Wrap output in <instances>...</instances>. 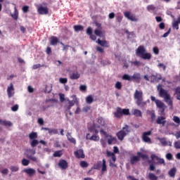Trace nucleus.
I'll list each match as a JSON object with an SVG mask.
<instances>
[{
    "label": "nucleus",
    "instance_id": "f257e3e1",
    "mask_svg": "<svg viewBox=\"0 0 180 180\" xmlns=\"http://www.w3.org/2000/svg\"><path fill=\"white\" fill-rule=\"evenodd\" d=\"M158 91V95L160 98H163L165 102L169 106V109H172L174 103L172 99H171V95L168 92V90L162 88V84H158L157 86Z\"/></svg>",
    "mask_w": 180,
    "mask_h": 180
},
{
    "label": "nucleus",
    "instance_id": "f03ea898",
    "mask_svg": "<svg viewBox=\"0 0 180 180\" xmlns=\"http://www.w3.org/2000/svg\"><path fill=\"white\" fill-rule=\"evenodd\" d=\"M146 47L141 45L136 49V56L141 57L143 60H151V53H146Z\"/></svg>",
    "mask_w": 180,
    "mask_h": 180
},
{
    "label": "nucleus",
    "instance_id": "7ed1b4c3",
    "mask_svg": "<svg viewBox=\"0 0 180 180\" xmlns=\"http://www.w3.org/2000/svg\"><path fill=\"white\" fill-rule=\"evenodd\" d=\"M122 79L124 81H129V82H136L137 84H140V81H141V74L139 72H135L132 76H130L127 74H124L122 76Z\"/></svg>",
    "mask_w": 180,
    "mask_h": 180
},
{
    "label": "nucleus",
    "instance_id": "20e7f679",
    "mask_svg": "<svg viewBox=\"0 0 180 180\" xmlns=\"http://www.w3.org/2000/svg\"><path fill=\"white\" fill-rule=\"evenodd\" d=\"M130 115V110L127 108H122L120 107H117L116 111L114 112V116L117 119H121L123 115L129 116Z\"/></svg>",
    "mask_w": 180,
    "mask_h": 180
},
{
    "label": "nucleus",
    "instance_id": "39448f33",
    "mask_svg": "<svg viewBox=\"0 0 180 180\" xmlns=\"http://www.w3.org/2000/svg\"><path fill=\"white\" fill-rule=\"evenodd\" d=\"M101 173L106 172L108 171V166L106 165V160L103 159L102 161H98L94 165L91 167V169H101Z\"/></svg>",
    "mask_w": 180,
    "mask_h": 180
},
{
    "label": "nucleus",
    "instance_id": "423d86ee",
    "mask_svg": "<svg viewBox=\"0 0 180 180\" xmlns=\"http://www.w3.org/2000/svg\"><path fill=\"white\" fill-rule=\"evenodd\" d=\"M129 134V127L128 125H126L124 127L122 128V130L119 131L116 136L120 141H123L124 140V136Z\"/></svg>",
    "mask_w": 180,
    "mask_h": 180
},
{
    "label": "nucleus",
    "instance_id": "0eeeda50",
    "mask_svg": "<svg viewBox=\"0 0 180 180\" xmlns=\"http://www.w3.org/2000/svg\"><path fill=\"white\" fill-rule=\"evenodd\" d=\"M134 99H136L138 106H141V104L143 103V91L136 90L134 94Z\"/></svg>",
    "mask_w": 180,
    "mask_h": 180
},
{
    "label": "nucleus",
    "instance_id": "6e6552de",
    "mask_svg": "<svg viewBox=\"0 0 180 180\" xmlns=\"http://www.w3.org/2000/svg\"><path fill=\"white\" fill-rule=\"evenodd\" d=\"M34 154H36V150L33 149H28L25 153V155L28 160H31L34 162H37V158L33 156Z\"/></svg>",
    "mask_w": 180,
    "mask_h": 180
},
{
    "label": "nucleus",
    "instance_id": "1a4fd4ad",
    "mask_svg": "<svg viewBox=\"0 0 180 180\" xmlns=\"http://www.w3.org/2000/svg\"><path fill=\"white\" fill-rule=\"evenodd\" d=\"M152 131H145L142 134V140L144 143H148V144H151V139L148 137V136H151Z\"/></svg>",
    "mask_w": 180,
    "mask_h": 180
},
{
    "label": "nucleus",
    "instance_id": "9d476101",
    "mask_svg": "<svg viewBox=\"0 0 180 180\" xmlns=\"http://www.w3.org/2000/svg\"><path fill=\"white\" fill-rule=\"evenodd\" d=\"M124 16H125L127 19L131 20V22H137L139 20V18H136L134 15L130 13V11L124 12Z\"/></svg>",
    "mask_w": 180,
    "mask_h": 180
},
{
    "label": "nucleus",
    "instance_id": "9b49d317",
    "mask_svg": "<svg viewBox=\"0 0 180 180\" xmlns=\"http://www.w3.org/2000/svg\"><path fill=\"white\" fill-rule=\"evenodd\" d=\"M150 158H152V160H158V162H156L158 165H165V160L154 154L151 155Z\"/></svg>",
    "mask_w": 180,
    "mask_h": 180
},
{
    "label": "nucleus",
    "instance_id": "f8f14e48",
    "mask_svg": "<svg viewBox=\"0 0 180 180\" xmlns=\"http://www.w3.org/2000/svg\"><path fill=\"white\" fill-rule=\"evenodd\" d=\"M59 168L67 169L68 168V162L64 159H60L58 163Z\"/></svg>",
    "mask_w": 180,
    "mask_h": 180
},
{
    "label": "nucleus",
    "instance_id": "ddd939ff",
    "mask_svg": "<svg viewBox=\"0 0 180 180\" xmlns=\"http://www.w3.org/2000/svg\"><path fill=\"white\" fill-rule=\"evenodd\" d=\"M7 94L8 98H12L15 95V88L13 87V84L11 83L7 88Z\"/></svg>",
    "mask_w": 180,
    "mask_h": 180
},
{
    "label": "nucleus",
    "instance_id": "4468645a",
    "mask_svg": "<svg viewBox=\"0 0 180 180\" xmlns=\"http://www.w3.org/2000/svg\"><path fill=\"white\" fill-rule=\"evenodd\" d=\"M37 12L39 15H48L49 8L44 7L43 6H39L37 8Z\"/></svg>",
    "mask_w": 180,
    "mask_h": 180
},
{
    "label": "nucleus",
    "instance_id": "2eb2a0df",
    "mask_svg": "<svg viewBox=\"0 0 180 180\" xmlns=\"http://www.w3.org/2000/svg\"><path fill=\"white\" fill-rule=\"evenodd\" d=\"M96 43L101 46V47H105V49H109V47H110V44H109V42L106 40H101V39H98Z\"/></svg>",
    "mask_w": 180,
    "mask_h": 180
},
{
    "label": "nucleus",
    "instance_id": "dca6fc26",
    "mask_svg": "<svg viewBox=\"0 0 180 180\" xmlns=\"http://www.w3.org/2000/svg\"><path fill=\"white\" fill-rule=\"evenodd\" d=\"M75 157L76 158H85V154L84 153V150L79 149L74 152Z\"/></svg>",
    "mask_w": 180,
    "mask_h": 180
},
{
    "label": "nucleus",
    "instance_id": "f3484780",
    "mask_svg": "<svg viewBox=\"0 0 180 180\" xmlns=\"http://www.w3.org/2000/svg\"><path fill=\"white\" fill-rule=\"evenodd\" d=\"M156 123L157 124H162V127H164V126H165V123H167V121L165 120V117L164 116L158 117Z\"/></svg>",
    "mask_w": 180,
    "mask_h": 180
},
{
    "label": "nucleus",
    "instance_id": "a211bd4d",
    "mask_svg": "<svg viewBox=\"0 0 180 180\" xmlns=\"http://www.w3.org/2000/svg\"><path fill=\"white\" fill-rule=\"evenodd\" d=\"M22 172H25V174H27V175L32 176V175H34L36 174V170L33 168H28L23 169Z\"/></svg>",
    "mask_w": 180,
    "mask_h": 180
},
{
    "label": "nucleus",
    "instance_id": "6ab92c4d",
    "mask_svg": "<svg viewBox=\"0 0 180 180\" xmlns=\"http://www.w3.org/2000/svg\"><path fill=\"white\" fill-rule=\"evenodd\" d=\"M108 143L110 146L112 144H116L117 139L115 137H113L112 135H108Z\"/></svg>",
    "mask_w": 180,
    "mask_h": 180
},
{
    "label": "nucleus",
    "instance_id": "aec40b11",
    "mask_svg": "<svg viewBox=\"0 0 180 180\" xmlns=\"http://www.w3.org/2000/svg\"><path fill=\"white\" fill-rule=\"evenodd\" d=\"M106 155H107V157H111V160H112V162H116V155H115V153H113L109 150H107Z\"/></svg>",
    "mask_w": 180,
    "mask_h": 180
},
{
    "label": "nucleus",
    "instance_id": "412c9836",
    "mask_svg": "<svg viewBox=\"0 0 180 180\" xmlns=\"http://www.w3.org/2000/svg\"><path fill=\"white\" fill-rule=\"evenodd\" d=\"M94 34L98 37H103V36H105V32L102 31V29L95 30Z\"/></svg>",
    "mask_w": 180,
    "mask_h": 180
},
{
    "label": "nucleus",
    "instance_id": "4be33fe9",
    "mask_svg": "<svg viewBox=\"0 0 180 180\" xmlns=\"http://www.w3.org/2000/svg\"><path fill=\"white\" fill-rule=\"evenodd\" d=\"M81 77V75L78 72H75L70 74V78L71 79H78Z\"/></svg>",
    "mask_w": 180,
    "mask_h": 180
},
{
    "label": "nucleus",
    "instance_id": "5701e85b",
    "mask_svg": "<svg viewBox=\"0 0 180 180\" xmlns=\"http://www.w3.org/2000/svg\"><path fill=\"white\" fill-rule=\"evenodd\" d=\"M51 46H57L58 44V38L57 37H52L50 40Z\"/></svg>",
    "mask_w": 180,
    "mask_h": 180
},
{
    "label": "nucleus",
    "instance_id": "b1692460",
    "mask_svg": "<svg viewBox=\"0 0 180 180\" xmlns=\"http://www.w3.org/2000/svg\"><path fill=\"white\" fill-rule=\"evenodd\" d=\"M169 176L170 178H174L175 174H176V168L173 167L168 172Z\"/></svg>",
    "mask_w": 180,
    "mask_h": 180
},
{
    "label": "nucleus",
    "instance_id": "393cba45",
    "mask_svg": "<svg viewBox=\"0 0 180 180\" xmlns=\"http://www.w3.org/2000/svg\"><path fill=\"white\" fill-rule=\"evenodd\" d=\"M140 161V157L139 156H132L131 158L130 163L131 165H134V164H136V162H139Z\"/></svg>",
    "mask_w": 180,
    "mask_h": 180
},
{
    "label": "nucleus",
    "instance_id": "a878e982",
    "mask_svg": "<svg viewBox=\"0 0 180 180\" xmlns=\"http://www.w3.org/2000/svg\"><path fill=\"white\" fill-rule=\"evenodd\" d=\"M75 32H82L84 30V26L81 25H77L73 26Z\"/></svg>",
    "mask_w": 180,
    "mask_h": 180
},
{
    "label": "nucleus",
    "instance_id": "bb28decb",
    "mask_svg": "<svg viewBox=\"0 0 180 180\" xmlns=\"http://www.w3.org/2000/svg\"><path fill=\"white\" fill-rule=\"evenodd\" d=\"M133 115H134L136 117H142L143 116L141 110L137 109L134 110Z\"/></svg>",
    "mask_w": 180,
    "mask_h": 180
},
{
    "label": "nucleus",
    "instance_id": "cd10ccee",
    "mask_svg": "<svg viewBox=\"0 0 180 180\" xmlns=\"http://www.w3.org/2000/svg\"><path fill=\"white\" fill-rule=\"evenodd\" d=\"M151 82H160L161 77H158L157 75H152L150 76Z\"/></svg>",
    "mask_w": 180,
    "mask_h": 180
},
{
    "label": "nucleus",
    "instance_id": "c85d7f7f",
    "mask_svg": "<svg viewBox=\"0 0 180 180\" xmlns=\"http://www.w3.org/2000/svg\"><path fill=\"white\" fill-rule=\"evenodd\" d=\"M0 124H2L3 126L11 127L12 126V122L11 121H3L0 120Z\"/></svg>",
    "mask_w": 180,
    "mask_h": 180
},
{
    "label": "nucleus",
    "instance_id": "c756f323",
    "mask_svg": "<svg viewBox=\"0 0 180 180\" xmlns=\"http://www.w3.org/2000/svg\"><path fill=\"white\" fill-rule=\"evenodd\" d=\"M37 132L32 131L29 134V139L30 140H36L37 139Z\"/></svg>",
    "mask_w": 180,
    "mask_h": 180
},
{
    "label": "nucleus",
    "instance_id": "7c9ffc66",
    "mask_svg": "<svg viewBox=\"0 0 180 180\" xmlns=\"http://www.w3.org/2000/svg\"><path fill=\"white\" fill-rule=\"evenodd\" d=\"M155 105L157 108H158L159 109H160L161 108H164V106H165V104L160 100H157Z\"/></svg>",
    "mask_w": 180,
    "mask_h": 180
},
{
    "label": "nucleus",
    "instance_id": "2f4dec72",
    "mask_svg": "<svg viewBox=\"0 0 180 180\" xmlns=\"http://www.w3.org/2000/svg\"><path fill=\"white\" fill-rule=\"evenodd\" d=\"M94 102V97L91 95L87 96L86 97V103H88V105H91Z\"/></svg>",
    "mask_w": 180,
    "mask_h": 180
},
{
    "label": "nucleus",
    "instance_id": "473e14b6",
    "mask_svg": "<svg viewBox=\"0 0 180 180\" xmlns=\"http://www.w3.org/2000/svg\"><path fill=\"white\" fill-rule=\"evenodd\" d=\"M21 164L24 167H27V165H29V164H30V160H29L26 158H23L21 161Z\"/></svg>",
    "mask_w": 180,
    "mask_h": 180
},
{
    "label": "nucleus",
    "instance_id": "72a5a7b5",
    "mask_svg": "<svg viewBox=\"0 0 180 180\" xmlns=\"http://www.w3.org/2000/svg\"><path fill=\"white\" fill-rule=\"evenodd\" d=\"M148 179H150V180H158V176H157L153 173H149L148 174Z\"/></svg>",
    "mask_w": 180,
    "mask_h": 180
},
{
    "label": "nucleus",
    "instance_id": "f704fd0d",
    "mask_svg": "<svg viewBox=\"0 0 180 180\" xmlns=\"http://www.w3.org/2000/svg\"><path fill=\"white\" fill-rule=\"evenodd\" d=\"M51 91H53V87L51 85H46L44 90L45 94H50Z\"/></svg>",
    "mask_w": 180,
    "mask_h": 180
},
{
    "label": "nucleus",
    "instance_id": "c9c22d12",
    "mask_svg": "<svg viewBox=\"0 0 180 180\" xmlns=\"http://www.w3.org/2000/svg\"><path fill=\"white\" fill-rule=\"evenodd\" d=\"M66 136L68 137V140H69L70 143H72L73 144H75L77 143V141H75V139L72 138V136H70V132H68Z\"/></svg>",
    "mask_w": 180,
    "mask_h": 180
},
{
    "label": "nucleus",
    "instance_id": "e433bc0d",
    "mask_svg": "<svg viewBox=\"0 0 180 180\" xmlns=\"http://www.w3.org/2000/svg\"><path fill=\"white\" fill-rule=\"evenodd\" d=\"M131 65H134V67H140V65H141V61H138V60H135V61H131L130 62Z\"/></svg>",
    "mask_w": 180,
    "mask_h": 180
},
{
    "label": "nucleus",
    "instance_id": "4c0bfd02",
    "mask_svg": "<svg viewBox=\"0 0 180 180\" xmlns=\"http://www.w3.org/2000/svg\"><path fill=\"white\" fill-rule=\"evenodd\" d=\"M48 133L49 134H58V129H49Z\"/></svg>",
    "mask_w": 180,
    "mask_h": 180
},
{
    "label": "nucleus",
    "instance_id": "58836bf2",
    "mask_svg": "<svg viewBox=\"0 0 180 180\" xmlns=\"http://www.w3.org/2000/svg\"><path fill=\"white\" fill-rule=\"evenodd\" d=\"M75 105V101H68V110H70L71 108Z\"/></svg>",
    "mask_w": 180,
    "mask_h": 180
},
{
    "label": "nucleus",
    "instance_id": "ea45409f",
    "mask_svg": "<svg viewBox=\"0 0 180 180\" xmlns=\"http://www.w3.org/2000/svg\"><path fill=\"white\" fill-rule=\"evenodd\" d=\"M137 155H138V157H139V160H140V158H143V160H144L146 158H148V156L147 155L143 154V153H141V152H138Z\"/></svg>",
    "mask_w": 180,
    "mask_h": 180
},
{
    "label": "nucleus",
    "instance_id": "a19ab883",
    "mask_svg": "<svg viewBox=\"0 0 180 180\" xmlns=\"http://www.w3.org/2000/svg\"><path fill=\"white\" fill-rule=\"evenodd\" d=\"M53 157H61L63 155V150H57L53 153Z\"/></svg>",
    "mask_w": 180,
    "mask_h": 180
},
{
    "label": "nucleus",
    "instance_id": "79ce46f5",
    "mask_svg": "<svg viewBox=\"0 0 180 180\" xmlns=\"http://www.w3.org/2000/svg\"><path fill=\"white\" fill-rule=\"evenodd\" d=\"M37 144H39V141H37V139H32V141L30 143L31 147L32 148L36 147Z\"/></svg>",
    "mask_w": 180,
    "mask_h": 180
},
{
    "label": "nucleus",
    "instance_id": "37998d69",
    "mask_svg": "<svg viewBox=\"0 0 180 180\" xmlns=\"http://www.w3.org/2000/svg\"><path fill=\"white\" fill-rule=\"evenodd\" d=\"M89 165L86 161L80 162V167H82V168H88Z\"/></svg>",
    "mask_w": 180,
    "mask_h": 180
},
{
    "label": "nucleus",
    "instance_id": "c03bdc74",
    "mask_svg": "<svg viewBox=\"0 0 180 180\" xmlns=\"http://www.w3.org/2000/svg\"><path fill=\"white\" fill-rule=\"evenodd\" d=\"M99 136L93 135L89 138V140H91L93 141H99Z\"/></svg>",
    "mask_w": 180,
    "mask_h": 180
},
{
    "label": "nucleus",
    "instance_id": "a18cd8bd",
    "mask_svg": "<svg viewBox=\"0 0 180 180\" xmlns=\"http://www.w3.org/2000/svg\"><path fill=\"white\" fill-rule=\"evenodd\" d=\"M172 26L174 29H176V30H179V22L178 20H176L173 22Z\"/></svg>",
    "mask_w": 180,
    "mask_h": 180
},
{
    "label": "nucleus",
    "instance_id": "49530a36",
    "mask_svg": "<svg viewBox=\"0 0 180 180\" xmlns=\"http://www.w3.org/2000/svg\"><path fill=\"white\" fill-rule=\"evenodd\" d=\"M11 172H18L19 171V167L18 166H11L10 167Z\"/></svg>",
    "mask_w": 180,
    "mask_h": 180
},
{
    "label": "nucleus",
    "instance_id": "de8ad7c7",
    "mask_svg": "<svg viewBox=\"0 0 180 180\" xmlns=\"http://www.w3.org/2000/svg\"><path fill=\"white\" fill-rule=\"evenodd\" d=\"M173 120H174V123H176L178 124V126H179V124H180L179 117L174 116L173 117Z\"/></svg>",
    "mask_w": 180,
    "mask_h": 180
},
{
    "label": "nucleus",
    "instance_id": "09e8293b",
    "mask_svg": "<svg viewBox=\"0 0 180 180\" xmlns=\"http://www.w3.org/2000/svg\"><path fill=\"white\" fill-rule=\"evenodd\" d=\"M150 119L152 120V122H154V120H155V112L154 110L151 111L150 113Z\"/></svg>",
    "mask_w": 180,
    "mask_h": 180
},
{
    "label": "nucleus",
    "instance_id": "8fccbe9b",
    "mask_svg": "<svg viewBox=\"0 0 180 180\" xmlns=\"http://www.w3.org/2000/svg\"><path fill=\"white\" fill-rule=\"evenodd\" d=\"M59 82H60V84H67V82H68V79L67 78L60 77L59 79Z\"/></svg>",
    "mask_w": 180,
    "mask_h": 180
},
{
    "label": "nucleus",
    "instance_id": "3c124183",
    "mask_svg": "<svg viewBox=\"0 0 180 180\" xmlns=\"http://www.w3.org/2000/svg\"><path fill=\"white\" fill-rule=\"evenodd\" d=\"M147 11H148V12H150V11H155V6H154V5H148L147 6Z\"/></svg>",
    "mask_w": 180,
    "mask_h": 180
},
{
    "label": "nucleus",
    "instance_id": "603ef678",
    "mask_svg": "<svg viewBox=\"0 0 180 180\" xmlns=\"http://www.w3.org/2000/svg\"><path fill=\"white\" fill-rule=\"evenodd\" d=\"M89 110H91V106H85L82 108V112H84V113H87Z\"/></svg>",
    "mask_w": 180,
    "mask_h": 180
},
{
    "label": "nucleus",
    "instance_id": "864d4df0",
    "mask_svg": "<svg viewBox=\"0 0 180 180\" xmlns=\"http://www.w3.org/2000/svg\"><path fill=\"white\" fill-rule=\"evenodd\" d=\"M22 11L24 12V13H27V12H29V6H22Z\"/></svg>",
    "mask_w": 180,
    "mask_h": 180
},
{
    "label": "nucleus",
    "instance_id": "5fc2aeb1",
    "mask_svg": "<svg viewBox=\"0 0 180 180\" xmlns=\"http://www.w3.org/2000/svg\"><path fill=\"white\" fill-rule=\"evenodd\" d=\"M115 88H116L117 89H122V82H117L115 83Z\"/></svg>",
    "mask_w": 180,
    "mask_h": 180
},
{
    "label": "nucleus",
    "instance_id": "6e6d98bb",
    "mask_svg": "<svg viewBox=\"0 0 180 180\" xmlns=\"http://www.w3.org/2000/svg\"><path fill=\"white\" fill-rule=\"evenodd\" d=\"M19 110V105L18 104L13 105L12 108H11V110L13 112H17V110Z\"/></svg>",
    "mask_w": 180,
    "mask_h": 180
},
{
    "label": "nucleus",
    "instance_id": "4d7b16f0",
    "mask_svg": "<svg viewBox=\"0 0 180 180\" xmlns=\"http://www.w3.org/2000/svg\"><path fill=\"white\" fill-rule=\"evenodd\" d=\"M60 44H61V46H63V51H65V50H68V47H70V45H65V44H64V43H63V42H60Z\"/></svg>",
    "mask_w": 180,
    "mask_h": 180
},
{
    "label": "nucleus",
    "instance_id": "13d9d810",
    "mask_svg": "<svg viewBox=\"0 0 180 180\" xmlns=\"http://www.w3.org/2000/svg\"><path fill=\"white\" fill-rule=\"evenodd\" d=\"M174 145L177 150L180 149V141H175Z\"/></svg>",
    "mask_w": 180,
    "mask_h": 180
},
{
    "label": "nucleus",
    "instance_id": "bf43d9fd",
    "mask_svg": "<svg viewBox=\"0 0 180 180\" xmlns=\"http://www.w3.org/2000/svg\"><path fill=\"white\" fill-rule=\"evenodd\" d=\"M159 29H160V30H164V29H165V22H160L159 24Z\"/></svg>",
    "mask_w": 180,
    "mask_h": 180
},
{
    "label": "nucleus",
    "instance_id": "052dcab7",
    "mask_svg": "<svg viewBox=\"0 0 180 180\" xmlns=\"http://www.w3.org/2000/svg\"><path fill=\"white\" fill-rule=\"evenodd\" d=\"M100 133L101 134H103L105 136V139H108V137H109V134H108V133H106V131H105L103 129H101Z\"/></svg>",
    "mask_w": 180,
    "mask_h": 180
},
{
    "label": "nucleus",
    "instance_id": "680f3d73",
    "mask_svg": "<svg viewBox=\"0 0 180 180\" xmlns=\"http://www.w3.org/2000/svg\"><path fill=\"white\" fill-rule=\"evenodd\" d=\"M122 20H123V17L122 15H117L116 17V20L117 22H118V23H121Z\"/></svg>",
    "mask_w": 180,
    "mask_h": 180
},
{
    "label": "nucleus",
    "instance_id": "e2e57ef3",
    "mask_svg": "<svg viewBox=\"0 0 180 180\" xmlns=\"http://www.w3.org/2000/svg\"><path fill=\"white\" fill-rule=\"evenodd\" d=\"M86 34L90 36L92 34V28L91 27H87L86 29Z\"/></svg>",
    "mask_w": 180,
    "mask_h": 180
},
{
    "label": "nucleus",
    "instance_id": "0e129e2a",
    "mask_svg": "<svg viewBox=\"0 0 180 180\" xmlns=\"http://www.w3.org/2000/svg\"><path fill=\"white\" fill-rule=\"evenodd\" d=\"M96 50V51H98V53H103L105 51V50L101 46H97Z\"/></svg>",
    "mask_w": 180,
    "mask_h": 180
},
{
    "label": "nucleus",
    "instance_id": "69168bd1",
    "mask_svg": "<svg viewBox=\"0 0 180 180\" xmlns=\"http://www.w3.org/2000/svg\"><path fill=\"white\" fill-rule=\"evenodd\" d=\"M174 92L176 95H180V86H177L176 89H174Z\"/></svg>",
    "mask_w": 180,
    "mask_h": 180
},
{
    "label": "nucleus",
    "instance_id": "338daca9",
    "mask_svg": "<svg viewBox=\"0 0 180 180\" xmlns=\"http://www.w3.org/2000/svg\"><path fill=\"white\" fill-rule=\"evenodd\" d=\"M79 89H80V91L84 92V91H86V85H80Z\"/></svg>",
    "mask_w": 180,
    "mask_h": 180
},
{
    "label": "nucleus",
    "instance_id": "774afa93",
    "mask_svg": "<svg viewBox=\"0 0 180 180\" xmlns=\"http://www.w3.org/2000/svg\"><path fill=\"white\" fill-rule=\"evenodd\" d=\"M166 158H167V160H169V161H171V160H172V153H167L166 155Z\"/></svg>",
    "mask_w": 180,
    "mask_h": 180
}]
</instances>
